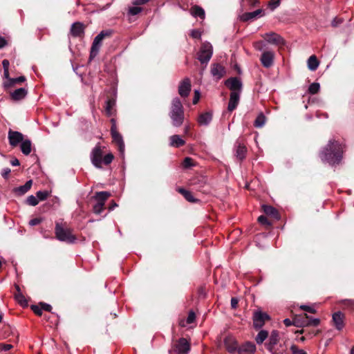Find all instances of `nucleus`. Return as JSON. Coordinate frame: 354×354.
Wrapping results in <instances>:
<instances>
[{
	"instance_id": "nucleus-57",
	"label": "nucleus",
	"mask_w": 354,
	"mask_h": 354,
	"mask_svg": "<svg viewBox=\"0 0 354 354\" xmlns=\"http://www.w3.org/2000/svg\"><path fill=\"white\" fill-rule=\"evenodd\" d=\"M41 222V219L40 218H35L29 221V225L31 226H35L39 225Z\"/></svg>"
},
{
	"instance_id": "nucleus-4",
	"label": "nucleus",
	"mask_w": 354,
	"mask_h": 354,
	"mask_svg": "<svg viewBox=\"0 0 354 354\" xmlns=\"http://www.w3.org/2000/svg\"><path fill=\"white\" fill-rule=\"evenodd\" d=\"M169 116L174 126L180 127L183 123L184 109L181 101L178 97L172 100Z\"/></svg>"
},
{
	"instance_id": "nucleus-28",
	"label": "nucleus",
	"mask_w": 354,
	"mask_h": 354,
	"mask_svg": "<svg viewBox=\"0 0 354 354\" xmlns=\"http://www.w3.org/2000/svg\"><path fill=\"white\" fill-rule=\"evenodd\" d=\"M190 14L194 17H199L201 19H204L205 17V12L204 9L197 5L193 6L190 8Z\"/></svg>"
},
{
	"instance_id": "nucleus-49",
	"label": "nucleus",
	"mask_w": 354,
	"mask_h": 354,
	"mask_svg": "<svg viewBox=\"0 0 354 354\" xmlns=\"http://www.w3.org/2000/svg\"><path fill=\"white\" fill-rule=\"evenodd\" d=\"M292 354H307L306 351L300 349L297 346L293 344L290 347Z\"/></svg>"
},
{
	"instance_id": "nucleus-45",
	"label": "nucleus",
	"mask_w": 354,
	"mask_h": 354,
	"mask_svg": "<svg viewBox=\"0 0 354 354\" xmlns=\"http://www.w3.org/2000/svg\"><path fill=\"white\" fill-rule=\"evenodd\" d=\"M38 203L39 200L33 195L29 196L26 199V203L31 206H35Z\"/></svg>"
},
{
	"instance_id": "nucleus-46",
	"label": "nucleus",
	"mask_w": 354,
	"mask_h": 354,
	"mask_svg": "<svg viewBox=\"0 0 354 354\" xmlns=\"http://www.w3.org/2000/svg\"><path fill=\"white\" fill-rule=\"evenodd\" d=\"M195 319H196V314H195V313L192 310H189L188 316H187V319H186V323L187 324H192V323L194 322Z\"/></svg>"
},
{
	"instance_id": "nucleus-14",
	"label": "nucleus",
	"mask_w": 354,
	"mask_h": 354,
	"mask_svg": "<svg viewBox=\"0 0 354 354\" xmlns=\"http://www.w3.org/2000/svg\"><path fill=\"white\" fill-rule=\"evenodd\" d=\"M225 86L231 91V92L240 93L242 88V83L237 77H230L225 80Z\"/></svg>"
},
{
	"instance_id": "nucleus-55",
	"label": "nucleus",
	"mask_w": 354,
	"mask_h": 354,
	"mask_svg": "<svg viewBox=\"0 0 354 354\" xmlns=\"http://www.w3.org/2000/svg\"><path fill=\"white\" fill-rule=\"evenodd\" d=\"M342 304L346 306L354 308V300L353 299H344L342 301Z\"/></svg>"
},
{
	"instance_id": "nucleus-35",
	"label": "nucleus",
	"mask_w": 354,
	"mask_h": 354,
	"mask_svg": "<svg viewBox=\"0 0 354 354\" xmlns=\"http://www.w3.org/2000/svg\"><path fill=\"white\" fill-rule=\"evenodd\" d=\"M171 145L175 147H180L185 145V142L178 135H174L170 137Z\"/></svg>"
},
{
	"instance_id": "nucleus-36",
	"label": "nucleus",
	"mask_w": 354,
	"mask_h": 354,
	"mask_svg": "<svg viewBox=\"0 0 354 354\" xmlns=\"http://www.w3.org/2000/svg\"><path fill=\"white\" fill-rule=\"evenodd\" d=\"M319 64V62L315 55H311L308 59V67L310 71H315Z\"/></svg>"
},
{
	"instance_id": "nucleus-8",
	"label": "nucleus",
	"mask_w": 354,
	"mask_h": 354,
	"mask_svg": "<svg viewBox=\"0 0 354 354\" xmlns=\"http://www.w3.org/2000/svg\"><path fill=\"white\" fill-rule=\"evenodd\" d=\"M213 54V48L209 42L205 41L201 44V48L198 53V59L203 64H207L210 60Z\"/></svg>"
},
{
	"instance_id": "nucleus-2",
	"label": "nucleus",
	"mask_w": 354,
	"mask_h": 354,
	"mask_svg": "<svg viewBox=\"0 0 354 354\" xmlns=\"http://www.w3.org/2000/svg\"><path fill=\"white\" fill-rule=\"evenodd\" d=\"M55 234L57 240L67 243H73L77 237L73 234V229L66 222H56Z\"/></svg>"
},
{
	"instance_id": "nucleus-37",
	"label": "nucleus",
	"mask_w": 354,
	"mask_h": 354,
	"mask_svg": "<svg viewBox=\"0 0 354 354\" xmlns=\"http://www.w3.org/2000/svg\"><path fill=\"white\" fill-rule=\"evenodd\" d=\"M268 337V332L265 330H261L259 331L258 335H257L255 340L258 344H262Z\"/></svg>"
},
{
	"instance_id": "nucleus-34",
	"label": "nucleus",
	"mask_w": 354,
	"mask_h": 354,
	"mask_svg": "<svg viewBox=\"0 0 354 354\" xmlns=\"http://www.w3.org/2000/svg\"><path fill=\"white\" fill-rule=\"evenodd\" d=\"M17 290L18 292L15 294V299L17 301V302L22 306V307H26L28 306V301L26 300L24 295L20 292V288L19 286H16Z\"/></svg>"
},
{
	"instance_id": "nucleus-1",
	"label": "nucleus",
	"mask_w": 354,
	"mask_h": 354,
	"mask_svg": "<svg viewBox=\"0 0 354 354\" xmlns=\"http://www.w3.org/2000/svg\"><path fill=\"white\" fill-rule=\"evenodd\" d=\"M343 146L338 141L330 140L324 147L319 156L322 161H326L330 165H338L341 162Z\"/></svg>"
},
{
	"instance_id": "nucleus-51",
	"label": "nucleus",
	"mask_w": 354,
	"mask_h": 354,
	"mask_svg": "<svg viewBox=\"0 0 354 354\" xmlns=\"http://www.w3.org/2000/svg\"><path fill=\"white\" fill-rule=\"evenodd\" d=\"M13 346L10 344L1 343L0 344V351L6 352L12 348Z\"/></svg>"
},
{
	"instance_id": "nucleus-61",
	"label": "nucleus",
	"mask_w": 354,
	"mask_h": 354,
	"mask_svg": "<svg viewBox=\"0 0 354 354\" xmlns=\"http://www.w3.org/2000/svg\"><path fill=\"white\" fill-rule=\"evenodd\" d=\"M150 0H134L133 4L135 6L144 5L149 2Z\"/></svg>"
},
{
	"instance_id": "nucleus-31",
	"label": "nucleus",
	"mask_w": 354,
	"mask_h": 354,
	"mask_svg": "<svg viewBox=\"0 0 354 354\" xmlns=\"http://www.w3.org/2000/svg\"><path fill=\"white\" fill-rule=\"evenodd\" d=\"M177 192L182 194L184 196V198L189 202L196 203L197 201H199L194 197L191 192L186 190L183 187H178L177 189Z\"/></svg>"
},
{
	"instance_id": "nucleus-44",
	"label": "nucleus",
	"mask_w": 354,
	"mask_h": 354,
	"mask_svg": "<svg viewBox=\"0 0 354 354\" xmlns=\"http://www.w3.org/2000/svg\"><path fill=\"white\" fill-rule=\"evenodd\" d=\"M50 194L48 191H38L36 193L37 198L39 201H44L46 200L48 196Z\"/></svg>"
},
{
	"instance_id": "nucleus-22",
	"label": "nucleus",
	"mask_w": 354,
	"mask_h": 354,
	"mask_svg": "<svg viewBox=\"0 0 354 354\" xmlns=\"http://www.w3.org/2000/svg\"><path fill=\"white\" fill-rule=\"evenodd\" d=\"M225 68L221 64L216 63L212 64L211 73L213 76L220 80L225 75Z\"/></svg>"
},
{
	"instance_id": "nucleus-9",
	"label": "nucleus",
	"mask_w": 354,
	"mask_h": 354,
	"mask_svg": "<svg viewBox=\"0 0 354 354\" xmlns=\"http://www.w3.org/2000/svg\"><path fill=\"white\" fill-rule=\"evenodd\" d=\"M111 135L113 142L118 146L119 151L122 153L124 149V143L122 135L119 133L116 126V120L114 118L111 120Z\"/></svg>"
},
{
	"instance_id": "nucleus-59",
	"label": "nucleus",
	"mask_w": 354,
	"mask_h": 354,
	"mask_svg": "<svg viewBox=\"0 0 354 354\" xmlns=\"http://www.w3.org/2000/svg\"><path fill=\"white\" fill-rule=\"evenodd\" d=\"M239 299L236 297H232L231 299V307L233 309H236L238 307Z\"/></svg>"
},
{
	"instance_id": "nucleus-53",
	"label": "nucleus",
	"mask_w": 354,
	"mask_h": 354,
	"mask_svg": "<svg viewBox=\"0 0 354 354\" xmlns=\"http://www.w3.org/2000/svg\"><path fill=\"white\" fill-rule=\"evenodd\" d=\"M300 308L306 312L315 314L316 313V310L310 306L306 305H302L300 306Z\"/></svg>"
},
{
	"instance_id": "nucleus-24",
	"label": "nucleus",
	"mask_w": 354,
	"mask_h": 354,
	"mask_svg": "<svg viewBox=\"0 0 354 354\" xmlns=\"http://www.w3.org/2000/svg\"><path fill=\"white\" fill-rule=\"evenodd\" d=\"M240 100V93L239 92H231L230 100L227 106L229 111H233L235 110L239 104Z\"/></svg>"
},
{
	"instance_id": "nucleus-18",
	"label": "nucleus",
	"mask_w": 354,
	"mask_h": 354,
	"mask_svg": "<svg viewBox=\"0 0 354 354\" xmlns=\"http://www.w3.org/2000/svg\"><path fill=\"white\" fill-rule=\"evenodd\" d=\"M274 53L272 51H264L261 56V62L265 68H270L274 63Z\"/></svg>"
},
{
	"instance_id": "nucleus-41",
	"label": "nucleus",
	"mask_w": 354,
	"mask_h": 354,
	"mask_svg": "<svg viewBox=\"0 0 354 354\" xmlns=\"http://www.w3.org/2000/svg\"><path fill=\"white\" fill-rule=\"evenodd\" d=\"M320 89V85L317 82L311 84L308 87V93L311 95L317 94Z\"/></svg>"
},
{
	"instance_id": "nucleus-17",
	"label": "nucleus",
	"mask_w": 354,
	"mask_h": 354,
	"mask_svg": "<svg viewBox=\"0 0 354 354\" xmlns=\"http://www.w3.org/2000/svg\"><path fill=\"white\" fill-rule=\"evenodd\" d=\"M224 344L227 351L230 353H236L239 347L235 338L230 336L226 337L225 338Z\"/></svg>"
},
{
	"instance_id": "nucleus-11",
	"label": "nucleus",
	"mask_w": 354,
	"mask_h": 354,
	"mask_svg": "<svg viewBox=\"0 0 354 354\" xmlns=\"http://www.w3.org/2000/svg\"><path fill=\"white\" fill-rule=\"evenodd\" d=\"M270 319V317L266 313L256 310L254 312L252 317L253 326L257 330L260 329L264 326L266 322Z\"/></svg>"
},
{
	"instance_id": "nucleus-15",
	"label": "nucleus",
	"mask_w": 354,
	"mask_h": 354,
	"mask_svg": "<svg viewBox=\"0 0 354 354\" xmlns=\"http://www.w3.org/2000/svg\"><path fill=\"white\" fill-rule=\"evenodd\" d=\"M263 38L268 42L272 44L283 46L285 44L284 39L278 34L275 32L266 33Z\"/></svg>"
},
{
	"instance_id": "nucleus-54",
	"label": "nucleus",
	"mask_w": 354,
	"mask_h": 354,
	"mask_svg": "<svg viewBox=\"0 0 354 354\" xmlns=\"http://www.w3.org/2000/svg\"><path fill=\"white\" fill-rule=\"evenodd\" d=\"M39 306H41L42 310H44L45 311H48V312H51V310H52V306L48 304H46L44 302H40Z\"/></svg>"
},
{
	"instance_id": "nucleus-40",
	"label": "nucleus",
	"mask_w": 354,
	"mask_h": 354,
	"mask_svg": "<svg viewBox=\"0 0 354 354\" xmlns=\"http://www.w3.org/2000/svg\"><path fill=\"white\" fill-rule=\"evenodd\" d=\"M319 332L320 331L319 330L308 331L307 330L302 328L301 330L295 331V333L305 334L307 337H313V336L317 335Z\"/></svg>"
},
{
	"instance_id": "nucleus-38",
	"label": "nucleus",
	"mask_w": 354,
	"mask_h": 354,
	"mask_svg": "<svg viewBox=\"0 0 354 354\" xmlns=\"http://www.w3.org/2000/svg\"><path fill=\"white\" fill-rule=\"evenodd\" d=\"M266 122V116L263 113H261L258 115L256 120L254 122V126L257 128H261L262 127Z\"/></svg>"
},
{
	"instance_id": "nucleus-10",
	"label": "nucleus",
	"mask_w": 354,
	"mask_h": 354,
	"mask_svg": "<svg viewBox=\"0 0 354 354\" xmlns=\"http://www.w3.org/2000/svg\"><path fill=\"white\" fill-rule=\"evenodd\" d=\"M279 342V333L277 330L272 331L268 343L266 344V348L272 354H281L283 349H279L276 346Z\"/></svg>"
},
{
	"instance_id": "nucleus-16",
	"label": "nucleus",
	"mask_w": 354,
	"mask_h": 354,
	"mask_svg": "<svg viewBox=\"0 0 354 354\" xmlns=\"http://www.w3.org/2000/svg\"><path fill=\"white\" fill-rule=\"evenodd\" d=\"M191 91V81L189 78L184 79L178 86V93L183 97L189 95Z\"/></svg>"
},
{
	"instance_id": "nucleus-43",
	"label": "nucleus",
	"mask_w": 354,
	"mask_h": 354,
	"mask_svg": "<svg viewBox=\"0 0 354 354\" xmlns=\"http://www.w3.org/2000/svg\"><path fill=\"white\" fill-rule=\"evenodd\" d=\"M182 164L184 168L188 169L194 165V161L192 158L186 157Z\"/></svg>"
},
{
	"instance_id": "nucleus-19",
	"label": "nucleus",
	"mask_w": 354,
	"mask_h": 354,
	"mask_svg": "<svg viewBox=\"0 0 354 354\" xmlns=\"http://www.w3.org/2000/svg\"><path fill=\"white\" fill-rule=\"evenodd\" d=\"M263 15H264V10L263 9H258L254 12L243 13L240 16V20L243 22L253 21L254 19Z\"/></svg>"
},
{
	"instance_id": "nucleus-42",
	"label": "nucleus",
	"mask_w": 354,
	"mask_h": 354,
	"mask_svg": "<svg viewBox=\"0 0 354 354\" xmlns=\"http://www.w3.org/2000/svg\"><path fill=\"white\" fill-rule=\"evenodd\" d=\"M257 220L260 224L265 225L266 227H271L272 225V222L270 221L267 216L264 215L259 216Z\"/></svg>"
},
{
	"instance_id": "nucleus-48",
	"label": "nucleus",
	"mask_w": 354,
	"mask_h": 354,
	"mask_svg": "<svg viewBox=\"0 0 354 354\" xmlns=\"http://www.w3.org/2000/svg\"><path fill=\"white\" fill-rule=\"evenodd\" d=\"M142 8L138 6H133V7H130L129 8V14L134 16V15L139 14L142 11Z\"/></svg>"
},
{
	"instance_id": "nucleus-13",
	"label": "nucleus",
	"mask_w": 354,
	"mask_h": 354,
	"mask_svg": "<svg viewBox=\"0 0 354 354\" xmlns=\"http://www.w3.org/2000/svg\"><path fill=\"white\" fill-rule=\"evenodd\" d=\"M86 26L81 22L77 21L72 24L70 33L73 37L83 38Z\"/></svg>"
},
{
	"instance_id": "nucleus-29",
	"label": "nucleus",
	"mask_w": 354,
	"mask_h": 354,
	"mask_svg": "<svg viewBox=\"0 0 354 354\" xmlns=\"http://www.w3.org/2000/svg\"><path fill=\"white\" fill-rule=\"evenodd\" d=\"M246 153H247L246 147L243 144H241V142H237L236 149V158L239 160L242 161L245 158Z\"/></svg>"
},
{
	"instance_id": "nucleus-64",
	"label": "nucleus",
	"mask_w": 354,
	"mask_h": 354,
	"mask_svg": "<svg viewBox=\"0 0 354 354\" xmlns=\"http://www.w3.org/2000/svg\"><path fill=\"white\" fill-rule=\"evenodd\" d=\"M249 3L250 4L251 6L255 7L260 3V1L259 0H250L249 1Z\"/></svg>"
},
{
	"instance_id": "nucleus-5",
	"label": "nucleus",
	"mask_w": 354,
	"mask_h": 354,
	"mask_svg": "<svg viewBox=\"0 0 354 354\" xmlns=\"http://www.w3.org/2000/svg\"><path fill=\"white\" fill-rule=\"evenodd\" d=\"M112 35V31L111 30H102L100 32V34H98L94 39L91 50H90V55L89 59H92L95 58L97 55L99 53V50L100 49V47L102 46V40L105 37H110Z\"/></svg>"
},
{
	"instance_id": "nucleus-60",
	"label": "nucleus",
	"mask_w": 354,
	"mask_h": 354,
	"mask_svg": "<svg viewBox=\"0 0 354 354\" xmlns=\"http://www.w3.org/2000/svg\"><path fill=\"white\" fill-rule=\"evenodd\" d=\"M200 92L198 91H194V97L193 98V104H196L198 101H199V99H200Z\"/></svg>"
},
{
	"instance_id": "nucleus-50",
	"label": "nucleus",
	"mask_w": 354,
	"mask_h": 354,
	"mask_svg": "<svg viewBox=\"0 0 354 354\" xmlns=\"http://www.w3.org/2000/svg\"><path fill=\"white\" fill-rule=\"evenodd\" d=\"M281 0H271L269 1L268 7L274 10L276 8H277L280 5Z\"/></svg>"
},
{
	"instance_id": "nucleus-7",
	"label": "nucleus",
	"mask_w": 354,
	"mask_h": 354,
	"mask_svg": "<svg viewBox=\"0 0 354 354\" xmlns=\"http://www.w3.org/2000/svg\"><path fill=\"white\" fill-rule=\"evenodd\" d=\"M190 351V343L184 337H181L172 344L169 354H188Z\"/></svg>"
},
{
	"instance_id": "nucleus-6",
	"label": "nucleus",
	"mask_w": 354,
	"mask_h": 354,
	"mask_svg": "<svg viewBox=\"0 0 354 354\" xmlns=\"http://www.w3.org/2000/svg\"><path fill=\"white\" fill-rule=\"evenodd\" d=\"M111 196L108 192H97L95 193L93 198L96 203L93 207V211L96 214H100L104 209L105 201Z\"/></svg>"
},
{
	"instance_id": "nucleus-63",
	"label": "nucleus",
	"mask_w": 354,
	"mask_h": 354,
	"mask_svg": "<svg viewBox=\"0 0 354 354\" xmlns=\"http://www.w3.org/2000/svg\"><path fill=\"white\" fill-rule=\"evenodd\" d=\"M7 45V41L5 39V38L0 37V49L3 48Z\"/></svg>"
},
{
	"instance_id": "nucleus-62",
	"label": "nucleus",
	"mask_w": 354,
	"mask_h": 354,
	"mask_svg": "<svg viewBox=\"0 0 354 354\" xmlns=\"http://www.w3.org/2000/svg\"><path fill=\"white\" fill-rule=\"evenodd\" d=\"M2 65H3V70H5V69L9 70L10 62L8 59H3L2 61Z\"/></svg>"
},
{
	"instance_id": "nucleus-27",
	"label": "nucleus",
	"mask_w": 354,
	"mask_h": 354,
	"mask_svg": "<svg viewBox=\"0 0 354 354\" xmlns=\"http://www.w3.org/2000/svg\"><path fill=\"white\" fill-rule=\"evenodd\" d=\"M28 91L24 88H19L10 93L12 100L18 101L24 99L27 95Z\"/></svg>"
},
{
	"instance_id": "nucleus-23",
	"label": "nucleus",
	"mask_w": 354,
	"mask_h": 354,
	"mask_svg": "<svg viewBox=\"0 0 354 354\" xmlns=\"http://www.w3.org/2000/svg\"><path fill=\"white\" fill-rule=\"evenodd\" d=\"M256 351V346L254 344L247 342L245 344L239 346L237 351L238 354H254Z\"/></svg>"
},
{
	"instance_id": "nucleus-20",
	"label": "nucleus",
	"mask_w": 354,
	"mask_h": 354,
	"mask_svg": "<svg viewBox=\"0 0 354 354\" xmlns=\"http://www.w3.org/2000/svg\"><path fill=\"white\" fill-rule=\"evenodd\" d=\"M345 315L341 311H337L333 315V322L336 329L340 330L344 326Z\"/></svg>"
},
{
	"instance_id": "nucleus-12",
	"label": "nucleus",
	"mask_w": 354,
	"mask_h": 354,
	"mask_svg": "<svg viewBox=\"0 0 354 354\" xmlns=\"http://www.w3.org/2000/svg\"><path fill=\"white\" fill-rule=\"evenodd\" d=\"M8 139L10 145L12 147H16L19 143L21 144L24 140V136L19 131L9 129L8 132Z\"/></svg>"
},
{
	"instance_id": "nucleus-33",
	"label": "nucleus",
	"mask_w": 354,
	"mask_h": 354,
	"mask_svg": "<svg viewBox=\"0 0 354 354\" xmlns=\"http://www.w3.org/2000/svg\"><path fill=\"white\" fill-rule=\"evenodd\" d=\"M115 105V101L113 99L109 98L106 102L105 112L108 116H111L114 114L115 110L114 106Z\"/></svg>"
},
{
	"instance_id": "nucleus-26",
	"label": "nucleus",
	"mask_w": 354,
	"mask_h": 354,
	"mask_svg": "<svg viewBox=\"0 0 354 354\" xmlns=\"http://www.w3.org/2000/svg\"><path fill=\"white\" fill-rule=\"evenodd\" d=\"M32 185V180H29L26 181L25 185L14 188L13 193L17 196H22L30 189Z\"/></svg>"
},
{
	"instance_id": "nucleus-25",
	"label": "nucleus",
	"mask_w": 354,
	"mask_h": 354,
	"mask_svg": "<svg viewBox=\"0 0 354 354\" xmlns=\"http://www.w3.org/2000/svg\"><path fill=\"white\" fill-rule=\"evenodd\" d=\"M308 315L306 313H304L300 315H295L292 319V324L297 327L304 328L308 326Z\"/></svg>"
},
{
	"instance_id": "nucleus-32",
	"label": "nucleus",
	"mask_w": 354,
	"mask_h": 354,
	"mask_svg": "<svg viewBox=\"0 0 354 354\" xmlns=\"http://www.w3.org/2000/svg\"><path fill=\"white\" fill-rule=\"evenodd\" d=\"M21 152L28 156L32 150V142L29 139H24L20 145Z\"/></svg>"
},
{
	"instance_id": "nucleus-47",
	"label": "nucleus",
	"mask_w": 354,
	"mask_h": 354,
	"mask_svg": "<svg viewBox=\"0 0 354 354\" xmlns=\"http://www.w3.org/2000/svg\"><path fill=\"white\" fill-rule=\"evenodd\" d=\"M307 324L308 326H317L320 324V319L317 318H312L308 316Z\"/></svg>"
},
{
	"instance_id": "nucleus-3",
	"label": "nucleus",
	"mask_w": 354,
	"mask_h": 354,
	"mask_svg": "<svg viewBox=\"0 0 354 354\" xmlns=\"http://www.w3.org/2000/svg\"><path fill=\"white\" fill-rule=\"evenodd\" d=\"M114 158L113 155L109 153L103 157V151L100 144L97 145L91 153V160L92 164L98 169L102 167V162L105 165H109L111 163Z\"/></svg>"
},
{
	"instance_id": "nucleus-39",
	"label": "nucleus",
	"mask_w": 354,
	"mask_h": 354,
	"mask_svg": "<svg viewBox=\"0 0 354 354\" xmlns=\"http://www.w3.org/2000/svg\"><path fill=\"white\" fill-rule=\"evenodd\" d=\"M26 80V77L24 76H20L17 78H12L9 79V83H4L5 87H11L15 84H20L21 82H24Z\"/></svg>"
},
{
	"instance_id": "nucleus-52",
	"label": "nucleus",
	"mask_w": 354,
	"mask_h": 354,
	"mask_svg": "<svg viewBox=\"0 0 354 354\" xmlns=\"http://www.w3.org/2000/svg\"><path fill=\"white\" fill-rule=\"evenodd\" d=\"M31 309L35 315H37V316H41L42 309H41V306H39L37 305H32Z\"/></svg>"
},
{
	"instance_id": "nucleus-58",
	"label": "nucleus",
	"mask_w": 354,
	"mask_h": 354,
	"mask_svg": "<svg viewBox=\"0 0 354 354\" xmlns=\"http://www.w3.org/2000/svg\"><path fill=\"white\" fill-rule=\"evenodd\" d=\"M191 36L194 39H200L201 33L198 30H193L191 32Z\"/></svg>"
},
{
	"instance_id": "nucleus-56",
	"label": "nucleus",
	"mask_w": 354,
	"mask_h": 354,
	"mask_svg": "<svg viewBox=\"0 0 354 354\" xmlns=\"http://www.w3.org/2000/svg\"><path fill=\"white\" fill-rule=\"evenodd\" d=\"M11 172V170L10 168H5L1 171V176L3 178L7 179Z\"/></svg>"
},
{
	"instance_id": "nucleus-21",
	"label": "nucleus",
	"mask_w": 354,
	"mask_h": 354,
	"mask_svg": "<svg viewBox=\"0 0 354 354\" xmlns=\"http://www.w3.org/2000/svg\"><path fill=\"white\" fill-rule=\"evenodd\" d=\"M263 212L267 216H269L271 218L274 220H279L281 216L278 212V210L274 207L268 205H262Z\"/></svg>"
},
{
	"instance_id": "nucleus-30",
	"label": "nucleus",
	"mask_w": 354,
	"mask_h": 354,
	"mask_svg": "<svg viewBox=\"0 0 354 354\" xmlns=\"http://www.w3.org/2000/svg\"><path fill=\"white\" fill-rule=\"evenodd\" d=\"M212 120V114L210 112L201 113L198 118V122L201 125H208Z\"/></svg>"
}]
</instances>
